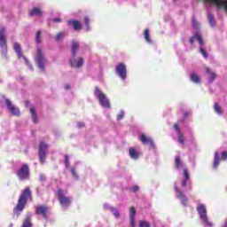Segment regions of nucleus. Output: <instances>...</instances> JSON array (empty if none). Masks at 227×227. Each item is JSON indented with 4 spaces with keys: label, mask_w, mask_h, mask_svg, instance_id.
Masks as SVG:
<instances>
[{
    "label": "nucleus",
    "mask_w": 227,
    "mask_h": 227,
    "mask_svg": "<svg viewBox=\"0 0 227 227\" xmlns=\"http://www.w3.org/2000/svg\"><path fill=\"white\" fill-rule=\"evenodd\" d=\"M27 201H33V193L29 186H27L18 199L17 205L13 207L12 217L13 219H19L20 214L24 212Z\"/></svg>",
    "instance_id": "nucleus-1"
},
{
    "label": "nucleus",
    "mask_w": 227,
    "mask_h": 227,
    "mask_svg": "<svg viewBox=\"0 0 227 227\" xmlns=\"http://www.w3.org/2000/svg\"><path fill=\"white\" fill-rule=\"evenodd\" d=\"M77 51H79V43L77 41H72V59H70V65L73 68H81V67L84 65V59L82 57H79L78 60H75V57L77 56Z\"/></svg>",
    "instance_id": "nucleus-2"
},
{
    "label": "nucleus",
    "mask_w": 227,
    "mask_h": 227,
    "mask_svg": "<svg viewBox=\"0 0 227 227\" xmlns=\"http://www.w3.org/2000/svg\"><path fill=\"white\" fill-rule=\"evenodd\" d=\"M94 94L99 101L100 106L106 109H111V103H109V99L98 87H95Z\"/></svg>",
    "instance_id": "nucleus-3"
},
{
    "label": "nucleus",
    "mask_w": 227,
    "mask_h": 227,
    "mask_svg": "<svg viewBox=\"0 0 227 227\" xmlns=\"http://www.w3.org/2000/svg\"><path fill=\"white\" fill-rule=\"evenodd\" d=\"M35 61L40 70H45V63H47V59L43 55V51L42 48H37V51L35 56Z\"/></svg>",
    "instance_id": "nucleus-4"
},
{
    "label": "nucleus",
    "mask_w": 227,
    "mask_h": 227,
    "mask_svg": "<svg viewBox=\"0 0 227 227\" xmlns=\"http://www.w3.org/2000/svg\"><path fill=\"white\" fill-rule=\"evenodd\" d=\"M1 102H5V106H7V109L10 111V113L13 116H20V110L17 107L14 106L13 103L8 98H6V96L1 95L0 96V103Z\"/></svg>",
    "instance_id": "nucleus-5"
},
{
    "label": "nucleus",
    "mask_w": 227,
    "mask_h": 227,
    "mask_svg": "<svg viewBox=\"0 0 227 227\" xmlns=\"http://www.w3.org/2000/svg\"><path fill=\"white\" fill-rule=\"evenodd\" d=\"M16 175L20 181L29 180L31 176V173L29 171V165L23 164L20 168H19L16 172Z\"/></svg>",
    "instance_id": "nucleus-6"
},
{
    "label": "nucleus",
    "mask_w": 227,
    "mask_h": 227,
    "mask_svg": "<svg viewBox=\"0 0 227 227\" xmlns=\"http://www.w3.org/2000/svg\"><path fill=\"white\" fill-rule=\"evenodd\" d=\"M34 208L36 215H41L43 219H45V221L49 219V212H51V207H49V206L38 205V206H35Z\"/></svg>",
    "instance_id": "nucleus-7"
},
{
    "label": "nucleus",
    "mask_w": 227,
    "mask_h": 227,
    "mask_svg": "<svg viewBox=\"0 0 227 227\" xmlns=\"http://www.w3.org/2000/svg\"><path fill=\"white\" fill-rule=\"evenodd\" d=\"M0 48L2 49V54H8V43H6V28H0Z\"/></svg>",
    "instance_id": "nucleus-8"
},
{
    "label": "nucleus",
    "mask_w": 227,
    "mask_h": 227,
    "mask_svg": "<svg viewBox=\"0 0 227 227\" xmlns=\"http://www.w3.org/2000/svg\"><path fill=\"white\" fill-rule=\"evenodd\" d=\"M48 148H49V145H47V143H45L44 141L40 142L38 155H39V160L41 164H43L45 162V160L47 159Z\"/></svg>",
    "instance_id": "nucleus-9"
},
{
    "label": "nucleus",
    "mask_w": 227,
    "mask_h": 227,
    "mask_svg": "<svg viewBox=\"0 0 227 227\" xmlns=\"http://www.w3.org/2000/svg\"><path fill=\"white\" fill-rule=\"evenodd\" d=\"M57 198L62 207H70L72 200L70 199V197L65 196V192L62 189L58 190Z\"/></svg>",
    "instance_id": "nucleus-10"
},
{
    "label": "nucleus",
    "mask_w": 227,
    "mask_h": 227,
    "mask_svg": "<svg viewBox=\"0 0 227 227\" xmlns=\"http://www.w3.org/2000/svg\"><path fill=\"white\" fill-rule=\"evenodd\" d=\"M197 212L203 223L206 224H210L208 223V216H207V207H205L204 204H199L197 206Z\"/></svg>",
    "instance_id": "nucleus-11"
},
{
    "label": "nucleus",
    "mask_w": 227,
    "mask_h": 227,
    "mask_svg": "<svg viewBox=\"0 0 227 227\" xmlns=\"http://www.w3.org/2000/svg\"><path fill=\"white\" fill-rule=\"evenodd\" d=\"M116 73L121 79H127V66L123 63H119L116 67Z\"/></svg>",
    "instance_id": "nucleus-12"
},
{
    "label": "nucleus",
    "mask_w": 227,
    "mask_h": 227,
    "mask_svg": "<svg viewBox=\"0 0 227 227\" xmlns=\"http://www.w3.org/2000/svg\"><path fill=\"white\" fill-rule=\"evenodd\" d=\"M67 26H72L74 31H81V29H82V24H81V21L75 20H69L67 21Z\"/></svg>",
    "instance_id": "nucleus-13"
},
{
    "label": "nucleus",
    "mask_w": 227,
    "mask_h": 227,
    "mask_svg": "<svg viewBox=\"0 0 227 227\" xmlns=\"http://www.w3.org/2000/svg\"><path fill=\"white\" fill-rule=\"evenodd\" d=\"M176 192V197L179 198V200H181L182 204L184 207H187V203L189 201V199H187V197L185 196V194H184V192H182V191H180V189L176 188L175 189Z\"/></svg>",
    "instance_id": "nucleus-14"
},
{
    "label": "nucleus",
    "mask_w": 227,
    "mask_h": 227,
    "mask_svg": "<svg viewBox=\"0 0 227 227\" xmlns=\"http://www.w3.org/2000/svg\"><path fill=\"white\" fill-rule=\"evenodd\" d=\"M13 49L19 59H20V58H24L25 61L27 63V59L24 57V54L22 53V48L20 47V44L19 43H14Z\"/></svg>",
    "instance_id": "nucleus-15"
},
{
    "label": "nucleus",
    "mask_w": 227,
    "mask_h": 227,
    "mask_svg": "<svg viewBox=\"0 0 227 227\" xmlns=\"http://www.w3.org/2000/svg\"><path fill=\"white\" fill-rule=\"evenodd\" d=\"M139 140L143 145H149V146H152V147L155 146V144H153V140L152 139V137H146V135L145 134H142L140 136Z\"/></svg>",
    "instance_id": "nucleus-16"
},
{
    "label": "nucleus",
    "mask_w": 227,
    "mask_h": 227,
    "mask_svg": "<svg viewBox=\"0 0 227 227\" xmlns=\"http://www.w3.org/2000/svg\"><path fill=\"white\" fill-rule=\"evenodd\" d=\"M129 221L130 226L136 227V207H129Z\"/></svg>",
    "instance_id": "nucleus-17"
},
{
    "label": "nucleus",
    "mask_w": 227,
    "mask_h": 227,
    "mask_svg": "<svg viewBox=\"0 0 227 227\" xmlns=\"http://www.w3.org/2000/svg\"><path fill=\"white\" fill-rule=\"evenodd\" d=\"M197 39V41L199 42L200 45H204L205 42L203 41V37L201 36V34L200 33H196L194 35H192L190 38V43L192 45L194 44V40Z\"/></svg>",
    "instance_id": "nucleus-18"
},
{
    "label": "nucleus",
    "mask_w": 227,
    "mask_h": 227,
    "mask_svg": "<svg viewBox=\"0 0 227 227\" xmlns=\"http://www.w3.org/2000/svg\"><path fill=\"white\" fill-rule=\"evenodd\" d=\"M32 217L31 213H27L21 227H33V223L31 222Z\"/></svg>",
    "instance_id": "nucleus-19"
},
{
    "label": "nucleus",
    "mask_w": 227,
    "mask_h": 227,
    "mask_svg": "<svg viewBox=\"0 0 227 227\" xmlns=\"http://www.w3.org/2000/svg\"><path fill=\"white\" fill-rule=\"evenodd\" d=\"M28 15L29 17H35V15L37 17H43V12H42V9L35 7L28 12Z\"/></svg>",
    "instance_id": "nucleus-20"
},
{
    "label": "nucleus",
    "mask_w": 227,
    "mask_h": 227,
    "mask_svg": "<svg viewBox=\"0 0 227 227\" xmlns=\"http://www.w3.org/2000/svg\"><path fill=\"white\" fill-rule=\"evenodd\" d=\"M129 153L131 159H134L135 160H137V159H139V153H137V151H136L134 147H130L129 149Z\"/></svg>",
    "instance_id": "nucleus-21"
},
{
    "label": "nucleus",
    "mask_w": 227,
    "mask_h": 227,
    "mask_svg": "<svg viewBox=\"0 0 227 227\" xmlns=\"http://www.w3.org/2000/svg\"><path fill=\"white\" fill-rule=\"evenodd\" d=\"M206 74H207V75H209L210 82H213V81H215V78L217 77V74H215V72H212L210 67H206Z\"/></svg>",
    "instance_id": "nucleus-22"
},
{
    "label": "nucleus",
    "mask_w": 227,
    "mask_h": 227,
    "mask_svg": "<svg viewBox=\"0 0 227 227\" xmlns=\"http://www.w3.org/2000/svg\"><path fill=\"white\" fill-rule=\"evenodd\" d=\"M220 162H221V158H219V152H215V157H214L213 168L215 169H217V168L219 167Z\"/></svg>",
    "instance_id": "nucleus-23"
},
{
    "label": "nucleus",
    "mask_w": 227,
    "mask_h": 227,
    "mask_svg": "<svg viewBox=\"0 0 227 227\" xmlns=\"http://www.w3.org/2000/svg\"><path fill=\"white\" fill-rule=\"evenodd\" d=\"M190 79L192 82H195V84H200L201 83V79L198 75V74L192 73L190 76Z\"/></svg>",
    "instance_id": "nucleus-24"
},
{
    "label": "nucleus",
    "mask_w": 227,
    "mask_h": 227,
    "mask_svg": "<svg viewBox=\"0 0 227 227\" xmlns=\"http://www.w3.org/2000/svg\"><path fill=\"white\" fill-rule=\"evenodd\" d=\"M30 114L34 123H38V115L36 114V110L35 109V106L30 107Z\"/></svg>",
    "instance_id": "nucleus-25"
},
{
    "label": "nucleus",
    "mask_w": 227,
    "mask_h": 227,
    "mask_svg": "<svg viewBox=\"0 0 227 227\" xmlns=\"http://www.w3.org/2000/svg\"><path fill=\"white\" fill-rule=\"evenodd\" d=\"M144 38L147 43H152V39H150V30H148V28L144 31Z\"/></svg>",
    "instance_id": "nucleus-26"
},
{
    "label": "nucleus",
    "mask_w": 227,
    "mask_h": 227,
    "mask_svg": "<svg viewBox=\"0 0 227 227\" xmlns=\"http://www.w3.org/2000/svg\"><path fill=\"white\" fill-rule=\"evenodd\" d=\"M214 110L217 114H223V108L219 106V103L214 104Z\"/></svg>",
    "instance_id": "nucleus-27"
},
{
    "label": "nucleus",
    "mask_w": 227,
    "mask_h": 227,
    "mask_svg": "<svg viewBox=\"0 0 227 227\" xmlns=\"http://www.w3.org/2000/svg\"><path fill=\"white\" fill-rule=\"evenodd\" d=\"M207 19H208V22H209L210 26H212L214 27V26H215V20H214V14L208 13Z\"/></svg>",
    "instance_id": "nucleus-28"
},
{
    "label": "nucleus",
    "mask_w": 227,
    "mask_h": 227,
    "mask_svg": "<svg viewBox=\"0 0 227 227\" xmlns=\"http://www.w3.org/2000/svg\"><path fill=\"white\" fill-rule=\"evenodd\" d=\"M35 43L37 44L42 43V31L38 30L35 35Z\"/></svg>",
    "instance_id": "nucleus-29"
},
{
    "label": "nucleus",
    "mask_w": 227,
    "mask_h": 227,
    "mask_svg": "<svg viewBox=\"0 0 227 227\" xmlns=\"http://www.w3.org/2000/svg\"><path fill=\"white\" fill-rule=\"evenodd\" d=\"M182 166V160L180 159V156H176V169L180 168Z\"/></svg>",
    "instance_id": "nucleus-30"
},
{
    "label": "nucleus",
    "mask_w": 227,
    "mask_h": 227,
    "mask_svg": "<svg viewBox=\"0 0 227 227\" xmlns=\"http://www.w3.org/2000/svg\"><path fill=\"white\" fill-rule=\"evenodd\" d=\"M63 38H65V33L63 32L57 34V35L55 36L56 42H59V40H63Z\"/></svg>",
    "instance_id": "nucleus-31"
},
{
    "label": "nucleus",
    "mask_w": 227,
    "mask_h": 227,
    "mask_svg": "<svg viewBox=\"0 0 227 227\" xmlns=\"http://www.w3.org/2000/svg\"><path fill=\"white\" fill-rule=\"evenodd\" d=\"M177 137H178V142H179L181 145H184L185 139L184 138V134H183V133H178V134H177Z\"/></svg>",
    "instance_id": "nucleus-32"
},
{
    "label": "nucleus",
    "mask_w": 227,
    "mask_h": 227,
    "mask_svg": "<svg viewBox=\"0 0 227 227\" xmlns=\"http://www.w3.org/2000/svg\"><path fill=\"white\" fill-rule=\"evenodd\" d=\"M110 212H112V214H114V217H116V218L120 217V212L118 211V209H116L114 207H111Z\"/></svg>",
    "instance_id": "nucleus-33"
},
{
    "label": "nucleus",
    "mask_w": 227,
    "mask_h": 227,
    "mask_svg": "<svg viewBox=\"0 0 227 227\" xmlns=\"http://www.w3.org/2000/svg\"><path fill=\"white\" fill-rule=\"evenodd\" d=\"M192 24L193 27H195V29H198L200 27V23H198V21H196L195 17H192Z\"/></svg>",
    "instance_id": "nucleus-34"
},
{
    "label": "nucleus",
    "mask_w": 227,
    "mask_h": 227,
    "mask_svg": "<svg viewBox=\"0 0 227 227\" xmlns=\"http://www.w3.org/2000/svg\"><path fill=\"white\" fill-rule=\"evenodd\" d=\"M138 227H150V223L141 220L139 222Z\"/></svg>",
    "instance_id": "nucleus-35"
},
{
    "label": "nucleus",
    "mask_w": 227,
    "mask_h": 227,
    "mask_svg": "<svg viewBox=\"0 0 227 227\" xmlns=\"http://www.w3.org/2000/svg\"><path fill=\"white\" fill-rule=\"evenodd\" d=\"M191 176H189V171L187 168L184 169V179L185 180H190Z\"/></svg>",
    "instance_id": "nucleus-36"
},
{
    "label": "nucleus",
    "mask_w": 227,
    "mask_h": 227,
    "mask_svg": "<svg viewBox=\"0 0 227 227\" xmlns=\"http://www.w3.org/2000/svg\"><path fill=\"white\" fill-rule=\"evenodd\" d=\"M200 54H202V56L207 59V58H208V53H207V51H205L203 48L200 49Z\"/></svg>",
    "instance_id": "nucleus-37"
},
{
    "label": "nucleus",
    "mask_w": 227,
    "mask_h": 227,
    "mask_svg": "<svg viewBox=\"0 0 227 227\" xmlns=\"http://www.w3.org/2000/svg\"><path fill=\"white\" fill-rule=\"evenodd\" d=\"M174 129L176 130V132L177 134H181V133H182V131L180 130V126H179L178 123H175V124H174Z\"/></svg>",
    "instance_id": "nucleus-38"
},
{
    "label": "nucleus",
    "mask_w": 227,
    "mask_h": 227,
    "mask_svg": "<svg viewBox=\"0 0 227 227\" xmlns=\"http://www.w3.org/2000/svg\"><path fill=\"white\" fill-rule=\"evenodd\" d=\"M64 162H65V165H66L67 168H68V166H70V161H69L68 155H65Z\"/></svg>",
    "instance_id": "nucleus-39"
},
{
    "label": "nucleus",
    "mask_w": 227,
    "mask_h": 227,
    "mask_svg": "<svg viewBox=\"0 0 227 227\" xmlns=\"http://www.w3.org/2000/svg\"><path fill=\"white\" fill-rule=\"evenodd\" d=\"M221 160H227V151H223L221 153Z\"/></svg>",
    "instance_id": "nucleus-40"
},
{
    "label": "nucleus",
    "mask_w": 227,
    "mask_h": 227,
    "mask_svg": "<svg viewBox=\"0 0 227 227\" xmlns=\"http://www.w3.org/2000/svg\"><path fill=\"white\" fill-rule=\"evenodd\" d=\"M39 180H40V182H45V180H47V177L45 176V174H41L39 176Z\"/></svg>",
    "instance_id": "nucleus-41"
},
{
    "label": "nucleus",
    "mask_w": 227,
    "mask_h": 227,
    "mask_svg": "<svg viewBox=\"0 0 227 227\" xmlns=\"http://www.w3.org/2000/svg\"><path fill=\"white\" fill-rule=\"evenodd\" d=\"M76 126L78 127V129H82L85 127L84 122L79 121L77 122Z\"/></svg>",
    "instance_id": "nucleus-42"
},
{
    "label": "nucleus",
    "mask_w": 227,
    "mask_h": 227,
    "mask_svg": "<svg viewBox=\"0 0 227 227\" xmlns=\"http://www.w3.org/2000/svg\"><path fill=\"white\" fill-rule=\"evenodd\" d=\"M84 22H85V26H86L87 27H90V19H88V17H85Z\"/></svg>",
    "instance_id": "nucleus-43"
},
{
    "label": "nucleus",
    "mask_w": 227,
    "mask_h": 227,
    "mask_svg": "<svg viewBox=\"0 0 227 227\" xmlns=\"http://www.w3.org/2000/svg\"><path fill=\"white\" fill-rule=\"evenodd\" d=\"M188 181H189V180L183 179V181H182V183H181L182 187H187V182H188Z\"/></svg>",
    "instance_id": "nucleus-44"
},
{
    "label": "nucleus",
    "mask_w": 227,
    "mask_h": 227,
    "mask_svg": "<svg viewBox=\"0 0 227 227\" xmlns=\"http://www.w3.org/2000/svg\"><path fill=\"white\" fill-rule=\"evenodd\" d=\"M131 191H132L133 192H137V191H139V186H137V185L133 186V187L131 188Z\"/></svg>",
    "instance_id": "nucleus-45"
},
{
    "label": "nucleus",
    "mask_w": 227,
    "mask_h": 227,
    "mask_svg": "<svg viewBox=\"0 0 227 227\" xmlns=\"http://www.w3.org/2000/svg\"><path fill=\"white\" fill-rule=\"evenodd\" d=\"M123 116H124V114H123V112H121V114H119L118 115H117V120H123Z\"/></svg>",
    "instance_id": "nucleus-46"
},
{
    "label": "nucleus",
    "mask_w": 227,
    "mask_h": 227,
    "mask_svg": "<svg viewBox=\"0 0 227 227\" xmlns=\"http://www.w3.org/2000/svg\"><path fill=\"white\" fill-rule=\"evenodd\" d=\"M71 174L73 175V176L77 178V173H75V168H71Z\"/></svg>",
    "instance_id": "nucleus-47"
},
{
    "label": "nucleus",
    "mask_w": 227,
    "mask_h": 227,
    "mask_svg": "<svg viewBox=\"0 0 227 227\" xmlns=\"http://www.w3.org/2000/svg\"><path fill=\"white\" fill-rule=\"evenodd\" d=\"M104 208H105V210H110L111 211V208H113V207L109 206V204H105Z\"/></svg>",
    "instance_id": "nucleus-48"
},
{
    "label": "nucleus",
    "mask_w": 227,
    "mask_h": 227,
    "mask_svg": "<svg viewBox=\"0 0 227 227\" xmlns=\"http://www.w3.org/2000/svg\"><path fill=\"white\" fill-rule=\"evenodd\" d=\"M53 22H57V23L61 22V18H54Z\"/></svg>",
    "instance_id": "nucleus-49"
},
{
    "label": "nucleus",
    "mask_w": 227,
    "mask_h": 227,
    "mask_svg": "<svg viewBox=\"0 0 227 227\" xmlns=\"http://www.w3.org/2000/svg\"><path fill=\"white\" fill-rule=\"evenodd\" d=\"M184 118H187V116H189V112H184Z\"/></svg>",
    "instance_id": "nucleus-50"
},
{
    "label": "nucleus",
    "mask_w": 227,
    "mask_h": 227,
    "mask_svg": "<svg viewBox=\"0 0 227 227\" xmlns=\"http://www.w3.org/2000/svg\"><path fill=\"white\" fill-rule=\"evenodd\" d=\"M65 89H66V90H70V85H68V84L66 85V86H65Z\"/></svg>",
    "instance_id": "nucleus-51"
},
{
    "label": "nucleus",
    "mask_w": 227,
    "mask_h": 227,
    "mask_svg": "<svg viewBox=\"0 0 227 227\" xmlns=\"http://www.w3.org/2000/svg\"><path fill=\"white\" fill-rule=\"evenodd\" d=\"M174 3H176V0H174Z\"/></svg>",
    "instance_id": "nucleus-52"
}]
</instances>
